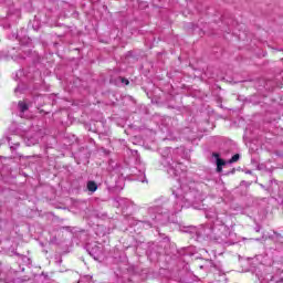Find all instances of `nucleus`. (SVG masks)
<instances>
[{
    "instance_id": "nucleus-1",
    "label": "nucleus",
    "mask_w": 283,
    "mask_h": 283,
    "mask_svg": "<svg viewBox=\"0 0 283 283\" xmlns=\"http://www.w3.org/2000/svg\"><path fill=\"white\" fill-rule=\"evenodd\" d=\"M175 195V206L174 211H171V207H169L166 202L161 206H151L147 209V217L149 220H145V224H149V227H155V224H169L171 213H180L185 207H193L195 209H205V205L200 206L202 202V195L198 190H190L186 193H180V190H174Z\"/></svg>"
},
{
    "instance_id": "nucleus-2",
    "label": "nucleus",
    "mask_w": 283,
    "mask_h": 283,
    "mask_svg": "<svg viewBox=\"0 0 283 283\" xmlns=\"http://www.w3.org/2000/svg\"><path fill=\"white\" fill-rule=\"evenodd\" d=\"M229 235H231V230L224 224H214L207 233L209 240H213V242H218L219 244H227L229 242Z\"/></svg>"
},
{
    "instance_id": "nucleus-3",
    "label": "nucleus",
    "mask_w": 283,
    "mask_h": 283,
    "mask_svg": "<svg viewBox=\"0 0 283 283\" xmlns=\"http://www.w3.org/2000/svg\"><path fill=\"white\" fill-rule=\"evenodd\" d=\"M159 154L161 156L160 165L167 169V174L171 176H178L176 170V166H174V156L171 155V148L165 147L159 149Z\"/></svg>"
},
{
    "instance_id": "nucleus-4",
    "label": "nucleus",
    "mask_w": 283,
    "mask_h": 283,
    "mask_svg": "<svg viewBox=\"0 0 283 283\" xmlns=\"http://www.w3.org/2000/svg\"><path fill=\"white\" fill-rule=\"evenodd\" d=\"M85 249L88 255L94 260H101L103 258V245H101V243H87Z\"/></svg>"
},
{
    "instance_id": "nucleus-5",
    "label": "nucleus",
    "mask_w": 283,
    "mask_h": 283,
    "mask_svg": "<svg viewBox=\"0 0 283 283\" xmlns=\"http://www.w3.org/2000/svg\"><path fill=\"white\" fill-rule=\"evenodd\" d=\"M211 163L217 165L216 171L217 174H222V168L227 165V160L220 157V153H212L211 154Z\"/></svg>"
},
{
    "instance_id": "nucleus-6",
    "label": "nucleus",
    "mask_w": 283,
    "mask_h": 283,
    "mask_svg": "<svg viewBox=\"0 0 283 283\" xmlns=\"http://www.w3.org/2000/svg\"><path fill=\"white\" fill-rule=\"evenodd\" d=\"M147 255L150 260H158V258H160V247L156 244L149 247Z\"/></svg>"
},
{
    "instance_id": "nucleus-7",
    "label": "nucleus",
    "mask_w": 283,
    "mask_h": 283,
    "mask_svg": "<svg viewBox=\"0 0 283 283\" xmlns=\"http://www.w3.org/2000/svg\"><path fill=\"white\" fill-rule=\"evenodd\" d=\"M24 142L27 147H32L33 145H39V137L36 135L29 136Z\"/></svg>"
},
{
    "instance_id": "nucleus-8",
    "label": "nucleus",
    "mask_w": 283,
    "mask_h": 283,
    "mask_svg": "<svg viewBox=\"0 0 283 283\" xmlns=\"http://www.w3.org/2000/svg\"><path fill=\"white\" fill-rule=\"evenodd\" d=\"M77 158L81 160H90V151L87 149L80 150L77 153Z\"/></svg>"
},
{
    "instance_id": "nucleus-9",
    "label": "nucleus",
    "mask_w": 283,
    "mask_h": 283,
    "mask_svg": "<svg viewBox=\"0 0 283 283\" xmlns=\"http://www.w3.org/2000/svg\"><path fill=\"white\" fill-rule=\"evenodd\" d=\"M86 187L88 191H91V193H94L98 189V185L96 184V181L93 180L87 181Z\"/></svg>"
},
{
    "instance_id": "nucleus-10",
    "label": "nucleus",
    "mask_w": 283,
    "mask_h": 283,
    "mask_svg": "<svg viewBox=\"0 0 283 283\" xmlns=\"http://www.w3.org/2000/svg\"><path fill=\"white\" fill-rule=\"evenodd\" d=\"M18 108H19V112H21V114H25V112L30 109V106H28V103L20 101L18 103Z\"/></svg>"
},
{
    "instance_id": "nucleus-11",
    "label": "nucleus",
    "mask_w": 283,
    "mask_h": 283,
    "mask_svg": "<svg viewBox=\"0 0 283 283\" xmlns=\"http://www.w3.org/2000/svg\"><path fill=\"white\" fill-rule=\"evenodd\" d=\"M109 83H112V85H116L117 87H119V85H122L120 76L111 78Z\"/></svg>"
},
{
    "instance_id": "nucleus-12",
    "label": "nucleus",
    "mask_w": 283,
    "mask_h": 283,
    "mask_svg": "<svg viewBox=\"0 0 283 283\" xmlns=\"http://www.w3.org/2000/svg\"><path fill=\"white\" fill-rule=\"evenodd\" d=\"M82 282H88V283H91V282H94V280H93L92 276L85 275V276H83L80 281H77V283H82Z\"/></svg>"
},
{
    "instance_id": "nucleus-13",
    "label": "nucleus",
    "mask_w": 283,
    "mask_h": 283,
    "mask_svg": "<svg viewBox=\"0 0 283 283\" xmlns=\"http://www.w3.org/2000/svg\"><path fill=\"white\" fill-rule=\"evenodd\" d=\"M238 160H240V154L233 155L228 163L231 165L233 163H238Z\"/></svg>"
},
{
    "instance_id": "nucleus-14",
    "label": "nucleus",
    "mask_w": 283,
    "mask_h": 283,
    "mask_svg": "<svg viewBox=\"0 0 283 283\" xmlns=\"http://www.w3.org/2000/svg\"><path fill=\"white\" fill-rule=\"evenodd\" d=\"M274 240L276 241V242H280L281 244H282V242H283V237L279 233V232H275L274 231Z\"/></svg>"
},
{
    "instance_id": "nucleus-15",
    "label": "nucleus",
    "mask_w": 283,
    "mask_h": 283,
    "mask_svg": "<svg viewBox=\"0 0 283 283\" xmlns=\"http://www.w3.org/2000/svg\"><path fill=\"white\" fill-rule=\"evenodd\" d=\"M159 238H161L164 240V242H167V244H169V242H171V240L169 239L168 235H166L165 233H160L159 232Z\"/></svg>"
},
{
    "instance_id": "nucleus-16",
    "label": "nucleus",
    "mask_w": 283,
    "mask_h": 283,
    "mask_svg": "<svg viewBox=\"0 0 283 283\" xmlns=\"http://www.w3.org/2000/svg\"><path fill=\"white\" fill-rule=\"evenodd\" d=\"M120 82H122V85H129V80H127V77H123L120 76Z\"/></svg>"
},
{
    "instance_id": "nucleus-17",
    "label": "nucleus",
    "mask_w": 283,
    "mask_h": 283,
    "mask_svg": "<svg viewBox=\"0 0 283 283\" xmlns=\"http://www.w3.org/2000/svg\"><path fill=\"white\" fill-rule=\"evenodd\" d=\"M261 230H262V226L256 224L254 228V231H256V233H260Z\"/></svg>"
},
{
    "instance_id": "nucleus-18",
    "label": "nucleus",
    "mask_w": 283,
    "mask_h": 283,
    "mask_svg": "<svg viewBox=\"0 0 283 283\" xmlns=\"http://www.w3.org/2000/svg\"><path fill=\"white\" fill-rule=\"evenodd\" d=\"M19 143L14 144L13 146L10 147L11 151H17V147H19Z\"/></svg>"
},
{
    "instance_id": "nucleus-19",
    "label": "nucleus",
    "mask_w": 283,
    "mask_h": 283,
    "mask_svg": "<svg viewBox=\"0 0 283 283\" xmlns=\"http://www.w3.org/2000/svg\"><path fill=\"white\" fill-rule=\"evenodd\" d=\"M229 174H235V168H232V170L227 172L226 176H229Z\"/></svg>"
},
{
    "instance_id": "nucleus-20",
    "label": "nucleus",
    "mask_w": 283,
    "mask_h": 283,
    "mask_svg": "<svg viewBox=\"0 0 283 283\" xmlns=\"http://www.w3.org/2000/svg\"><path fill=\"white\" fill-rule=\"evenodd\" d=\"M195 280L193 282H200V279H198V276L193 275Z\"/></svg>"
},
{
    "instance_id": "nucleus-21",
    "label": "nucleus",
    "mask_w": 283,
    "mask_h": 283,
    "mask_svg": "<svg viewBox=\"0 0 283 283\" xmlns=\"http://www.w3.org/2000/svg\"><path fill=\"white\" fill-rule=\"evenodd\" d=\"M12 36L13 39H19V33H14Z\"/></svg>"
},
{
    "instance_id": "nucleus-22",
    "label": "nucleus",
    "mask_w": 283,
    "mask_h": 283,
    "mask_svg": "<svg viewBox=\"0 0 283 283\" xmlns=\"http://www.w3.org/2000/svg\"><path fill=\"white\" fill-rule=\"evenodd\" d=\"M274 282H276V283H281V282H283V279L274 280Z\"/></svg>"
},
{
    "instance_id": "nucleus-23",
    "label": "nucleus",
    "mask_w": 283,
    "mask_h": 283,
    "mask_svg": "<svg viewBox=\"0 0 283 283\" xmlns=\"http://www.w3.org/2000/svg\"><path fill=\"white\" fill-rule=\"evenodd\" d=\"M14 92H19V87H17V88L14 90Z\"/></svg>"
},
{
    "instance_id": "nucleus-24",
    "label": "nucleus",
    "mask_w": 283,
    "mask_h": 283,
    "mask_svg": "<svg viewBox=\"0 0 283 283\" xmlns=\"http://www.w3.org/2000/svg\"><path fill=\"white\" fill-rule=\"evenodd\" d=\"M17 156H19V158H23V156H21V155H17Z\"/></svg>"
},
{
    "instance_id": "nucleus-25",
    "label": "nucleus",
    "mask_w": 283,
    "mask_h": 283,
    "mask_svg": "<svg viewBox=\"0 0 283 283\" xmlns=\"http://www.w3.org/2000/svg\"><path fill=\"white\" fill-rule=\"evenodd\" d=\"M200 269H205V266H203V265H200Z\"/></svg>"
}]
</instances>
